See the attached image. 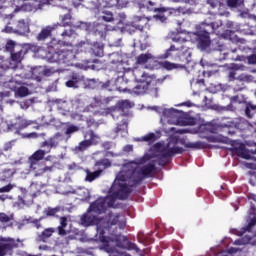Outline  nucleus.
I'll return each mask as SVG.
<instances>
[{
    "label": "nucleus",
    "mask_w": 256,
    "mask_h": 256,
    "mask_svg": "<svg viewBox=\"0 0 256 256\" xmlns=\"http://www.w3.org/2000/svg\"><path fill=\"white\" fill-rule=\"evenodd\" d=\"M46 217H55L59 213V208L48 207L45 209Z\"/></svg>",
    "instance_id": "09e8293b"
},
{
    "label": "nucleus",
    "mask_w": 256,
    "mask_h": 256,
    "mask_svg": "<svg viewBox=\"0 0 256 256\" xmlns=\"http://www.w3.org/2000/svg\"><path fill=\"white\" fill-rule=\"evenodd\" d=\"M241 69V66L234 65L233 68H230L228 72V80L229 81H237V71Z\"/></svg>",
    "instance_id": "473e14b6"
},
{
    "label": "nucleus",
    "mask_w": 256,
    "mask_h": 256,
    "mask_svg": "<svg viewBox=\"0 0 256 256\" xmlns=\"http://www.w3.org/2000/svg\"><path fill=\"white\" fill-rule=\"evenodd\" d=\"M169 149H170V153H172V157L174 155H181L185 151V149H183L182 147H179V146L172 147V148H169Z\"/></svg>",
    "instance_id": "603ef678"
},
{
    "label": "nucleus",
    "mask_w": 256,
    "mask_h": 256,
    "mask_svg": "<svg viewBox=\"0 0 256 256\" xmlns=\"http://www.w3.org/2000/svg\"><path fill=\"white\" fill-rule=\"evenodd\" d=\"M204 30L198 31L195 33L197 47L201 49V51H205V49H209L211 47V36L209 30L205 29V27H210L212 33H216L219 27H223V22H210L206 23L205 21L201 23Z\"/></svg>",
    "instance_id": "39448f33"
},
{
    "label": "nucleus",
    "mask_w": 256,
    "mask_h": 256,
    "mask_svg": "<svg viewBox=\"0 0 256 256\" xmlns=\"http://www.w3.org/2000/svg\"><path fill=\"white\" fill-rule=\"evenodd\" d=\"M84 139L85 140L81 141L78 146L75 147V151H78V153H83V151H87V149H89L91 145H97V139H99V136L95 134V131L88 130L84 135Z\"/></svg>",
    "instance_id": "1a4fd4ad"
},
{
    "label": "nucleus",
    "mask_w": 256,
    "mask_h": 256,
    "mask_svg": "<svg viewBox=\"0 0 256 256\" xmlns=\"http://www.w3.org/2000/svg\"><path fill=\"white\" fill-rule=\"evenodd\" d=\"M73 33H75V31H73V29L64 30L62 32V37H71V35H73Z\"/></svg>",
    "instance_id": "69168bd1"
},
{
    "label": "nucleus",
    "mask_w": 256,
    "mask_h": 256,
    "mask_svg": "<svg viewBox=\"0 0 256 256\" xmlns=\"http://www.w3.org/2000/svg\"><path fill=\"white\" fill-rule=\"evenodd\" d=\"M100 19L106 23H111V21H114L113 13L111 11H103Z\"/></svg>",
    "instance_id": "58836bf2"
},
{
    "label": "nucleus",
    "mask_w": 256,
    "mask_h": 256,
    "mask_svg": "<svg viewBox=\"0 0 256 256\" xmlns=\"http://www.w3.org/2000/svg\"><path fill=\"white\" fill-rule=\"evenodd\" d=\"M37 123L33 120H26L23 117L18 116L15 118V121L11 124H8V129H15L16 131H23V129H27L30 125H35Z\"/></svg>",
    "instance_id": "4468645a"
},
{
    "label": "nucleus",
    "mask_w": 256,
    "mask_h": 256,
    "mask_svg": "<svg viewBox=\"0 0 256 256\" xmlns=\"http://www.w3.org/2000/svg\"><path fill=\"white\" fill-rule=\"evenodd\" d=\"M256 225V216H254L252 219H250L248 225L244 228V231H248V233H251L253 231V227Z\"/></svg>",
    "instance_id": "3c124183"
},
{
    "label": "nucleus",
    "mask_w": 256,
    "mask_h": 256,
    "mask_svg": "<svg viewBox=\"0 0 256 256\" xmlns=\"http://www.w3.org/2000/svg\"><path fill=\"white\" fill-rule=\"evenodd\" d=\"M244 113L247 119H253L256 116V104L253 102H246Z\"/></svg>",
    "instance_id": "b1692460"
},
{
    "label": "nucleus",
    "mask_w": 256,
    "mask_h": 256,
    "mask_svg": "<svg viewBox=\"0 0 256 256\" xmlns=\"http://www.w3.org/2000/svg\"><path fill=\"white\" fill-rule=\"evenodd\" d=\"M169 157H173V154L171 153L170 148L163 149L160 154L158 155V165L160 167H165L167 163H169Z\"/></svg>",
    "instance_id": "a211bd4d"
},
{
    "label": "nucleus",
    "mask_w": 256,
    "mask_h": 256,
    "mask_svg": "<svg viewBox=\"0 0 256 256\" xmlns=\"http://www.w3.org/2000/svg\"><path fill=\"white\" fill-rule=\"evenodd\" d=\"M102 173L103 169H97L94 172L87 171L86 181L91 183L92 181H95V179H97V177H99Z\"/></svg>",
    "instance_id": "2f4dec72"
},
{
    "label": "nucleus",
    "mask_w": 256,
    "mask_h": 256,
    "mask_svg": "<svg viewBox=\"0 0 256 256\" xmlns=\"http://www.w3.org/2000/svg\"><path fill=\"white\" fill-rule=\"evenodd\" d=\"M163 67L164 69H167V71H173V69H181V66H179V64L171 63L169 61H165L163 63Z\"/></svg>",
    "instance_id": "37998d69"
},
{
    "label": "nucleus",
    "mask_w": 256,
    "mask_h": 256,
    "mask_svg": "<svg viewBox=\"0 0 256 256\" xmlns=\"http://www.w3.org/2000/svg\"><path fill=\"white\" fill-rule=\"evenodd\" d=\"M105 211H107V200L103 197L92 202L87 209V213H96L97 215H102Z\"/></svg>",
    "instance_id": "ddd939ff"
},
{
    "label": "nucleus",
    "mask_w": 256,
    "mask_h": 256,
    "mask_svg": "<svg viewBox=\"0 0 256 256\" xmlns=\"http://www.w3.org/2000/svg\"><path fill=\"white\" fill-rule=\"evenodd\" d=\"M96 239L103 243L104 247H109V243L113 242V238L105 236V230L97 228Z\"/></svg>",
    "instance_id": "aec40b11"
},
{
    "label": "nucleus",
    "mask_w": 256,
    "mask_h": 256,
    "mask_svg": "<svg viewBox=\"0 0 256 256\" xmlns=\"http://www.w3.org/2000/svg\"><path fill=\"white\" fill-rule=\"evenodd\" d=\"M53 233H55V228L44 229L42 233L38 235V241L47 243V240L50 239V237H53Z\"/></svg>",
    "instance_id": "4be33fe9"
},
{
    "label": "nucleus",
    "mask_w": 256,
    "mask_h": 256,
    "mask_svg": "<svg viewBox=\"0 0 256 256\" xmlns=\"http://www.w3.org/2000/svg\"><path fill=\"white\" fill-rule=\"evenodd\" d=\"M211 15H219V17H229L230 13L229 10H227V6L225 4L220 3V5L217 8V11H210Z\"/></svg>",
    "instance_id": "393cba45"
},
{
    "label": "nucleus",
    "mask_w": 256,
    "mask_h": 256,
    "mask_svg": "<svg viewBox=\"0 0 256 256\" xmlns=\"http://www.w3.org/2000/svg\"><path fill=\"white\" fill-rule=\"evenodd\" d=\"M137 5L139 9H150L151 11L155 7V2L153 0H138Z\"/></svg>",
    "instance_id": "cd10ccee"
},
{
    "label": "nucleus",
    "mask_w": 256,
    "mask_h": 256,
    "mask_svg": "<svg viewBox=\"0 0 256 256\" xmlns=\"http://www.w3.org/2000/svg\"><path fill=\"white\" fill-rule=\"evenodd\" d=\"M17 47H20L19 45H17V43H15V41L13 40H8L4 49L5 51H7L8 53H13L14 51L17 50Z\"/></svg>",
    "instance_id": "f704fd0d"
},
{
    "label": "nucleus",
    "mask_w": 256,
    "mask_h": 256,
    "mask_svg": "<svg viewBox=\"0 0 256 256\" xmlns=\"http://www.w3.org/2000/svg\"><path fill=\"white\" fill-rule=\"evenodd\" d=\"M18 244L13 238H0V256L13 255V249H17Z\"/></svg>",
    "instance_id": "9b49d317"
},
{
    "label": "nucleus",
    "mask_w": 256,
    "mask_h": 256,
    "mask_svg": "<svg viewBox=\"0 0 256 256\" xmlns=\"http://www.w3.org/2000/svg\"><path fill=\"white\" fill-rule=\"evenodd\" d=\"M143 141H146L147 143H155L157 141V136L155 133L150 132L149 134L142 137Z\"/></svg>",
    "instance_id": "a18cd8bd"
},
{
    "label": "nucleus",
    "mask_w": 256,
    "mask_h": 256,
    "mask_svg": "<svg viewBox=\"0 0 256 256\" xmlns=\"http://www.w3.org/2000/svg\"><path fill=\"white\" fill-rule=\"evenodd\" d=\"M127 29H128V31H133V32L137 31V29H138L139 31H141V30H143V25H141V24H137V25H128V26H127Z\"/></svg>",
    "instance_id": "4d7b16f0"
},
{
    "label": "nucleus",
    "mask_w": 256,
    "mask_h": 256,
    "mask_svg": "<svg viewBox=\"0 0 256 256\" xmlns=\"http://www.w3.org/2000/svg\"><path fill=\"white\" fill-rule=\"evenodd\" d=\"M227 6L235 9L241 5V0H226Z\"/></svg>",
    "instance_id": "864d4df0"
},
{
    "label": "nucleus",
    "mask_w": 256,
    "mask_h": 256,
    "mask_svg": "<svg viewBox=\"0 0 256 256\" xmlns=\"http://www.w3.org/2000/svg\"><path fill=\"white\" fill-rule=\"evenodd\" d=\"M13 149V142H6L2 148V151L5 153Z\"/></svg>",
    "instance_id": "bf43d9fd"
},
{
    "label": "nucleus",
    "mask_w": 256,
    "mask_h": 256,
    "mask_svg": "<svg viewBox=\"0 0 256 256\" xmlns=\"http://www.w3.org/2000/svg\"><path fill=\"white\" fill-rule=\"evenodd\" d=\"M133 75L136 83H138V85L133 88V93H135V95H143L149 91L151 85H159V83L165 81V78L157 79L155 74L147 73L141 69L134 70Z\"/></svg>",
    "instance_id": "20e7f679"
},
{
    "label": "nucleus",
    "mask_w": 256,
    "mask_h": 256,
    "mask_svg": "<svg viewBox=\"0 0 256 256\" xmlns=\"http://www.w3.org/2000/svg\"><path fill=\"white\" fill-rule=\"evenodd\" d=\"M173 41L176 44H172L169 49L163 54L164 59H172L177 61L180 69H183L188 63H191V50L187 46V40L174 37Z\"/></svg>",
    "instance_id": "7ed1b4c3"
},
{
    "label": "nucleus",
    "mask_w": 256,
    "mask_h": 256,
    "mask_svg": "<svg viewBox=\"0 0 256 256\" xmlns=\"http://www.w3.org/2000/svg\"><path fill=\"white\" fill-rule=\"evenodd\" d=\"M133 106H134V104L131 103V101H129V100H122L117 103V107H118L119 111H122V112L132 109Z\"/></svg>",
    "instance_id": "c756f323"
},
{
    "label": "nucleus",
    "mask_w": 256,
    "mask_h": 256,
    "mask_svg": "<svg viewBox=\"0 0 256 256\" xmlns=\"http://www.w3.org/2000/svg\"><path fill=\"white\" fill-rule=\"evenodd\" d=\"M67 223H68L67 216L60 217V225L57 227L58 235L60 237H67V235L71 233V231L66 230Z\"/></svg>",
    "instance_id": "6ab92c4d"
},
{
    "label": "nucleus",
    "mask_w": 256,
    "mask_h": 256,
    "mask_svg": "<svg viewBox=\"0 0 256 256\" xmlns=\"http://www.w3.org/2000/svg\"><path fill=\"white\" fill-rule=\"evenodd\" d=\"M152 11H154L156 14L153 15V19L156 21H159L160 23H165L167 21V17L169 15V9L165 7H159V8H153Z\"/></svg>",
    "instance_id": "dca6fc26"
},
{
    "label": "nucleus",
    "mask_w": 256,
    "mask_h": 256,
    "mask_svg": "<svg viewBox=\"0 0 256 256\" xmlns=\"http://www.w3.org/2000/svg\"><path fill=\"white\" fill-rule=\"evenodd\" d=\"M255 78L251 74H240L237 76V81H240V83H253V80Z\"/></svg>",
    "instance_id": "72a5a7b5"
},
{
    "label": "nucleus",
    "mask_w": 256,
    "mask_h": 256,
    "mask_svg": "<svg viewBox=\"0 0 256 256\" xmlns=\"http://www.w3.org/2000/svg\"><path fill=\"white\" fill-rule=\"evenodd\" d=\"M61 133H56L53 137L48 140H45L41 143L40 147H48V150L38 149L31 156L28 157L29 169L34 173L35 177H41L45 173H51L53 171V166H44L41 163L47 153H51V149H55L59 146V138Z\"/></svg>",
    "instance_id": "f03ea898"
},
{
    "label": "nucleus",
    "mask_w": 256,
    "mask_h": 256,
    "mask_svg": "<svg viewBox=\"0 0 256 256\" xmlns=\"http://www.w3.org/2000/svg\"><path fill=\"white\" fill-rule=\"evenodd\" d=\"M32 223L34 224V226L36 227V229H41V220L39 219H34L32 221Z\"/></svg>",
    "instance_id": "774afa93"
},
{
    "label": "nucleus",
    "mask_w": 256,
    "mask_h": 256,
    "mask_svg": "<svg viewBox=\"0 0 256 256\" xmlns=\"http://www.w3.org/2000/svg\"><path fill=\"white\" fill-rule=\"evenodd\" d=\"M27 53V49L22 46H18L14 52L10 53V59L13 63L19 65V63L25 59V55H27Z\"/></svg>",
    "instance_id": "2eb2a0df"
},
{
    "label": "nucleus",
    "mask_w": 256,
    "mask_h": 256,
    "mask_svg": "<svg viewBox=\"0 0 256 256\" xmlns=\"http://www.w3.org/2000/svg\"><path fill=\"white\" fill-rule=\"evenodd\" d=\"M96 124H97V122H95V120L93 118H88L86 120L87 127H93V125H96Z\"/></svg>",
    "instance_id": "338daca9"
},
{
    "label": "nucleus",
    "mask_w": 256,
    "mask_h": 256,
    "mask_svg": "<svg viewBox=\"0 0 256 256\" xmlns=\"http://www.w3.org/2000/svg\"><path fill=\"white\" fill-rule=\"evenodd\" d=\"M123 249H126L127 251H135L136 253H141V249H139V246H137V244L133 242H127Z\"/></svg>",
    "instance_id": "ea45409f"
},
{
    "label": "nucleus",
    "mask_w": 256,
    "mask_h": 256,
    "mask_svg": "<svg viewBox=\"0 0 256 256\" xmlns=\"http://www.w3.org/2000/svg\"><path fill=\"white\" fill-rule=\"evenodd\" d=\"M125 227H127V219L125 218V215L109 212L105 217V229H108V231L114 229L112 235L115 233L116 229H125Z\"/></svg>",
    "instance_id": "0eeeda50"
},
{
    "label": "nucleus",
    "mask_w": 256,
    "mask_h": 256,
    "mask_svg": "<svg viewBox=\"0 0 256 256\" xmlns=\"http://www.w3.org/2000/svg\"><path fill=\"white\" fill-rule=\"evenodd\" d=\"M51 27H46L41 30V32L37 35V41H45V39H49L52 33Z\"/></svg>",
    "instance_id": "c85d7f7f"
},
{
    "label": "nucleus",
    "mask_w": 256,
    "mask_h": 256,
    "mask_svg": "<svg viewBox=\"0 0 256 256\" xmlns=\"http://www.w3.org/2000/svg\"><path fill=\"white\" fill-rule=\"evenodd\" d=\"M5 33H16L17 35H26L29 33V23L25 19L11 20L4 28Z\"/></svg>",
    "instance_id": "6e6552de"
},
{
    "label": "nucleus",
    "mask_w": 256,
    "mask_h": 256,
    "mask_svg": "<svg viewBox=\"0 0 256 256\" xmlns=\"http://www.w3.org/2000/svg\"><path fill=\"white\" fill-rule=\"evenodd\" d=\"M150 59H153V55L151 53L140 54L136 58V63H138V65H145V63L150 61Z\"/></svg>",
    "instance_id": "7c9ffc66"
},
{
    "label": "nucleus",
    "mask_w": 256,
    "mask_h": 256,
    "mask_svg": "<svg viewBox=\"0 0 256 256\" xmlns=\"http://www.w3.org/2000/svg\"><path fill=\"white\" fill-rule=\"evenodd\" d=\"M112 147H113V144H111V142L102 143V149H105V151H109Z\"/></svg>",
    "instance_id": "0e129e2a"
},
{
    "label": "nucleus",
    "mask_w": 256,
    "mask_h": 256,
    "mask_svg": "<svg viewBox=\"0 0 256 256\" xmlns=\"http://www.w3.org/2000/svg\"><path fill=\"white\" fill-rule=\"evenodd\" d=\"M234 153L242 159H251V153H249V150L245 147L234 148Z\"/></svg>",
    "instance_id": "a878e982"
},
{
    "label": "nucleus",
    "mask_w": 256,
    "mask_h": 256,
    "mask_svg": "<svg viewBox=\"0 0 256 256\" xmlns=\"http://www.w3.org/2000/svg\"><path fill=\"white\" fill-rule=\"evenodd\" d=\"M250 174V179L249 183L252 185V187H256V172H249Z\"/></svg>",
    "instance_id": "13d9d810"
},
{
    "label": "nucleus",
    "mask_w": 256,
    "mask_h": 256,
    "mask_svg": "<svg viewBox=\"0 0 256 256\" xmlns=\"http://www.w3.org/2000/svg\"><path fill=\"white\" fill-rule=\"evenodd\" d=\"M17 175V168L12 163H6L0 169V182L11 183L13 178Z\"/></svg>",
    "instance_id": "9d476101"
},
{
    "label": "nucleus",
    "mask_w": 256,
    "mask_h": 256,
    "mask_svg": "<svg viewBox=\"0 0 256 256\" xmlns=\"http://www.w3.org/2000/svg\"><path fill=\"white\" fill-rule=\"evenodd\" d=\"M13 219L11 216L6 213L0 212V223H9Z\"/></svg>",
    "instance_id": "5fc2aeb1"
},
{
    "label": "nucleus",
    "mask_w": 256,
    "mask_h": 256,
    "mask_svg": "<svg viewBox=\"0 0 256 256\" xmlns=\"http://www.w3.org/2000/svg\"><path fill=\"white\" fill-rule=\"evenodd\" d=\"M45 57L49 63H64L65 65H69L71 59H73V52L67 49H60L59 46H50L46 51Z\"/></svg>",
    "instance_id": "423d86ee"
},
{
    "label": "nucleus",
    "mask_w": 256,
    "mask_h": 256,
    "mask_svg": "<svg viewBox=\"0 0 256 256\" xmlns=\"http://www.w3.org/2000/svg\"><path fill=\"white\" fill-rule=\"evenodd\" d=\"M148 159L149 158H147V157H142L140 160H139V162H135V161H132V162H130V163H128V164H126L124 167H125V169H129L130 167H131V165H143V163H147V161H148Z\"/></svg>",
    "instance_id": "8fccbe9b"
},
{
    "label": "nucleus",
    "mask_w": 256,
    "mask_h": 256,
    "mask_svg": "<svg viewBox=\"0 0 256 256\" xmlns=\"http://www.w3.org/2000/svg\"><path fill=\"white\" fill-rule=\"evenodd\" d=\"M181 144L184 145L186 149H207V143L201 141L185 142V140H181Z\"/></svg>",
    "instance_id": "412c9836"
},
{
    "label": "nucleus",
    "mask_w": 256,
    "mask_h": 256,
    "mask_svg": "<svg viewBox=\"0 0 256 256\" xmlns=\"http://www.w3.org/2000/svg\"><path fill=\"white\" fill-rule=\"evenodd\" d=\"M73 16L71 14H65L62 17V27H73V22H72Z\"/></svg>",
    "instance_id": "4c0bfd02"
},
{
    "label": "nucleus",
    "mask_w": 256,
    "mask_h": 256,
    "mask_svg": "<svg viewBox=\"0 0 256 256\" xmlns=\"http://www.w3.org/2000/svg\"><path fill=\"white\" fill-rule=\"evenodd\" d=\"M7 161V155L3 151V149L0 148V166L3 165Z\"/></svg>",
    "instance_id": "052dcab7"
},
{
    "label": "nucleus",
    "mask_w": 256,
    "mask_h": 256,
    "mask_svg": "<svg viewBox=\"0 0 256 256\" xmlns=\"http://www.w3.org/2000/svg\"><path fill=\"white\" fill-rule=\"evenodd\" d=\"M99 219L97 216L91 214V212H87L82 215L81 217V223L84 225V227H91V225H97V222Z\"/></svg>",
    "instance_id": "f3484780"
},
{
    "label": "nucleus",
    "mask_w": 256,
    "mask_h": 256,
    "mask_svg": "<svg viewBox=\"0 0 256 256\" xmlns=\"http://www.w3.org/2000/svg\"><path fill=\"white\" fill-rule=\"evenodd\" d=\"M236 129H239V131H256V128L253 127V124L249 123L247 120H240L237 122Z\"/></svg>",
    "instance_id": "5701e85b"
},
{
    "label": "nucleus",
    "mask_w": 256,
    "mask_h": 256,
    "mask_svg": "<svg viewBox=\"0 0 256 256\" xmlns=\"http://www.w3.org/2000/svg\"><path fill=\"white\" fill-rule=\"evenodd\" d=\"M249 65H256V54H252L247 57Z\"/></svg>",
    "instance_id": "e2e57ef3"
},
{
    "label": "nucleus",
    "mask_w": 256,
    "mask_h": 256,
    "mask_svg": "<svg viewBox=\"0 0 256 256\" xmlns=\"http://www.w3.org/2000/svg\"><path fill=\"white\" fill-rule=\"evenodd\" d=\"M230 39L233 43L239 44L240 45H245L246 40L243 38H239L237 35H235L234 33L230 34Z\"/></svg>",
    "instance_id": "de8ad7c7"
},
{
    "label": "nucleus",
    "mask_w": 256,
    "mask_h": 256,
    "mask_svg": "<svg viewBox=\"0 0 256 256\" xmlns=\"http://www.w3.org/2000/svg\"><path fill=\"white\" fill-rule=\"evenodd\" d=\"M95 167H98V169H102L103 171L104 169H108V167H111V161H109V159H102L95 163Z\"/></svg>",
    "instance_id": "e433bc0d"
},
{
    "label": "nucleus",
    "mask_w": 256,
    "mask_h": 256,
    "mask_svg": "<svg viewBox=\"0 0 256 256\" xmlns=\"http://www.w3.org/2000/svg\"><path fill=\"white\" fill-rule=\"evenodd\" d=\"M92 52L96 57H103V45L99 44V43H95L92 46Z\"/></svg>",
    "instance_id": "c9c22d12"
},
{
    "label": "nucleus",
    "mask_w": 256,
    "mask_h": 256,
    "mask_svg": "<svg viewBox=\"0 0 256 256\" xmlns=\"http://www.w3.org/2000/svg\"><path fill=\"white\" fill-rule=\"evenodd\" d=\"M79 131V126L69 125L65 130L66 137H71L73 133H77Z\"/></svg>",
    "instance_id": "79ce46f5"
},
{
    "label": "nucleus",
    "mask_w": 256,
    "mask_h": 256,
    "mask_svg": "<svg viewBox=\"0 0 256 256\" xmlns=\"http://www.w3.org/2000/svg\"><path fill=\"white\" fill-rule=\"evenodd\" d=\"M65 79V86L68 87V89H79V85L85 81V76L81 75L79 72H70Z\"/></svg>",
    "instance_id": "f8f14e48"
},
{
    "label": "nucleus",
    "mask_w": 256,
    "mask_h": 256,
    "mask_svg": "<svg viewBox=\"0 0 256 256\" xmlns=\"http://www.w3.org/2000/svg\"><path fill=\"white\" fill-rule=\"evenodd\" d=\"M12 189H13V186L11 184H8L0 188V193H9Z\"/></svg>",
    "instance_id": "680f3d73"
},
{
    "label": "nucleus",
    "mask_w": 256,
    "mask_h": 256,
    "mask_svg": "<svg viewBox=\"0 0 256 256\" xmlns=\"http://www.w3.org/2000/svg\"><path fill=\"white\" fill-rule=\"evenodd\" d=\"M16 95L18 97H27L29 95V88L21 86L16 90Z\"/></svg>",
    "instance_id": "c03bdc74"
},
{
    "label": "nucleus",
    "mask_w": 256,
    "mask_h": 256,
    "mask_svg": "<svg viewBox=\"0 0 256 256\" xmlns=\"http://www.w3.org/2000/svg\"><path fill=\"white\" fill-rule=\"evenodd\" d=\"M0 69H4L5 71H7V69H11V63H9V60L4 57H0Z\"/></svg>",
    "instance_id": "49530a36"
},
{
    "label": "nucleus",
    "mask_w": 256,
    "mask_h": 256,
    "mask_svg": "<svg viewBox=\"0 0 256 256\" xmlns=\"http://www.w3.org/2000/svg\"><path fill=\"white\" fill-rule=\"evenodd\" d=\"M157 169L155 163H149L140 168V171H137V168H131L128 170L120 171L111 187L113 191V197L116 199H127L131 195V188L141 185L147 177H151L153 172Z\"/></svg>",
    "instance_id": "f257e3e1"
},
{
    "label": "nucleus",
    "mask_w": 256,
    "mask_h": 256,
    "mask_svg": "<svg viewBox=\"0 0 256 256\" xmlns=\"http://www.w3.org/2000/svg\"><path fill=\"white\" fill-rule=\"evenodd\" d=\"M105 31H107V26L105 24L97 23L92 27V33L99 37H103V35H105Z\"/></svg>",
    "instance_id": "bb28decb"
},
{
    "label": "nucleus",
    "mask_w": 256,
    "mask_h": 256,
    "mask_svg": "<svg viewBox=\"0 0 256 256\" xmlns=\"http://www.w3.org/2000/svg\"><path fill=\"white\" fill-rule=\"evenodd\" d=\"M206 3L210 7L209 13L213 12L215 9H218L219 5H221V1L219 0H207Z\"/></svg>",
    "instance_id": "a19ab883"
},
{
    "label": "nucleus",
    "mask_w": 256,
    "mask_h": 256,
    "mask_svg": "<svg viewBox=\"0 0 256 256\" xmlns=\"http://www.w3.org/2000/svg\"><path fill=\"white\" fill-rule=\"evenodd\" d=\"M128 80L127 78L125 77V72H122V75L121 76H118L117 79H116V85L117 87H119V83H125L127 84Z\"/></svg>",
    "instance_id": "6e6d98bb"
}]
</instances>
